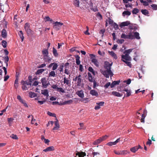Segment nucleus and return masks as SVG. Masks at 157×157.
Returning <instances> with one entry per match:
<instances>
[{
	"label": "nucleus",
	"mask_w": 157,
	"mask_h": 157,
	"mask_svg": "<svg viewBox=\"0 0 157 157\" xmlns=\"http://www.w3.org/2000/svg\"><path fill=\"white\" fill-rule=\"evenodd\" d=\"M113 63H110L108 61H105L104 63V68L106 69V70L102 71L101 73L106 78H109V76L110 77L112 76L113 74L111 70V66L112 65Z\"/></svg>",
	"instance_id": "f257e3e1"
},
{
	"label": "nucleus",
	"mask_w": 157,
	"mask_h": 157,
	"mask_svg": "<svg viewBox=\"0 0 157 157\" xmlns=\"http://www.w3.org/2000/svg\"><path fill=\"white\" fill-rule=\"evenodd\" d=\"M21 83L22 85V89L23 90H28L29 88L32 85L30 82H28L27 81H24L23 80H22Z\"/></svg>",
	"instance_id": "f03ea898"
},
{
	"label": "nucleus",
	"mask_w": 157,
	"mask_h": 157,
	"mask_svg": "<svg viewBox=\"0 0 157 157\" xmlns=\"http://www.w3.org/2000/svg\"><path fill=\"white\" fill-rule=\"evenodd\" d=\"M53 27L55 30L58 31L61 29V26L63 25V24L61 22L56 21L53 23Z\"/></svg>",
	"instance_id": "7ed1b4c3"
},
{
	"label": "nucleus",
	"mask_w": 157,
	"mask_h": 157,
	"mask_svg": "<svg viewBox=\"0 0 157 157\" xmlns=\"http://www.w3.org/2000/svg\"><path fill=\"white\" fill-rule=\"evenodd\" d=\"M121 38L131 40L134 39V36L131 32L129 33L128 35L124 33H122L121 36Z\"/></svg>",
	"instance_id": "20e7f679"
},
{
	"label": "nucleus",
	"mask_w": 157,
	"mask_h": 157,
	"mask_svg": "<svg viewBox=\"0 0 157 157\" xmlns=\"http://www.w3.org/2000/svg\"><path fill=\"white\" fill-rule=\"evenodd\" d=\"M41 83L42 84V86L44 88H46L48 85V84L47 80V78L45 77L42 78L41 80Z\"/></svg>",
	"instance_id": "39448f33"
},
{
	"label": "nucleus",
	"mask_w": 157,
	"mask_h": 157,
	"mask_svg": "<svg viewBox=\"0 0 157 157\" xmlns=\"http://www.w3.org/2000/svg\"><path fill=\"white\" fill-rule=\"evenodd\" d=\"M17 99L19 100V101L21 102V103L23 104L24 105L26 108L28 107V106L27 105V104L26 103L25 101L19 95L17 96Z\"/></svg>",
	"instance_id": "423d86ee"
},
{
	"label": "nucleus",
	"mask_w": 157,
	"mask_h": 157,
	"mask_svg": "<svg viewBox=\"0 0 157 157\" xmlns=\"http://www.w3.org/2000/svg\"><path fill=\"white\" fill-rule=\"evenodd\" d=\"M30 25L29 23H25L24 28L26 32L28 34L30 33L32 31L30 29Z\"/></svg>",
	"instance_id": "0eeeda50"
},
{
	"label": "nucleus",
	"mask_w": 157,
	"mask_h": 157,
	"mask_svg": "<svg viewBox=\"0 0 157 157\" xmlns=\"http://www.w3.org/2000/svg\"><path fill=\"white\" fill-rule=\"evenodd\" d=\"M122 59H124L125 61H131V58L128 54L125 53V55H122L121 56Z\"/></svg>",
	"instance_id": "6e6552de"
},
{
	"label": "nucleus",
	"mask_w": 157,
	"mask_h": 157,
	"mask_svg": "<svg viewBox=\"0 0 157 157\" xmlns=\"http://www.w3.org/2000/svg\"><path fill=\"white\" fill-rule=\"evenodd\" d=\"M123 91L126 92V94L124 95V96L123 98V99L125 97H128L130 96L131 94V91L129 89L124 88V89L123 90Z\"/></svg>",
	"instance_id": "1a4fd4ad"
},
{
	"label": "nucleus",
	"mask_w": 157,
	"mask_h": 157,
	"mask_svg": "<svg viewBox=\"0 0 157 157\" xmlns=\"http://www.w3.org/2000/svg\"><path fill=\"white\" fill-rule=\"evenodd\" d=\"M55 120L56 121H55V127L53 128L54 130H57L59 128V124L58 120L57 118H56Z\"/></svg>",
	"instance_id": "9d476101"
},
{
	"label": "nucleus",
	"mask_w": 157,
	"mask_h": 157,
	"mask_svg": "<svg viewBox=\"0 0 157 157\" xmlns=\"http://www.w3.org/2000/svg\"><path fill=\"white\" fill-rule=\"evenodd\" d=\"M130 24V22L129 21H127L121 23L119 25V26L121 28H122L123 27L127 26Z\"/></svg>",
	"instance_id": "9b49d317"
},
{
	"label": "nucleus",
	"mask_w": 157,
	"mask_h": 157,
	"mask_svg": "<svg viewBox=\"0 0 157 157\" xmlns=\"http://www.w3.org/2000/svg\"><path fill=\"white\" fill-rule=\"evenodd\" d=\"M70 75H69V77L68 78H67L66 77H65L63 78V83L64 84H66V85H69L70 84L71 81L70 79Z\"/></svg>",
	"instance_id": "f8f14e48"
},
{
	"label": "nucleus",
	"mask_w": 157,
	"mask_h": 157,
	"mask_svg": "<svg viewBox=\"0 0 157 157\" xmlns=\"http://www.w3.org/2000/svg\"><path fill=\"white\" fill-rule=\"evenodd\" d=\"M76 94L82 98H83L84 97L83 91L82 90L77 91L76 92Z\"/></svg>",
	"instance_id": "ddd939ff"
},
{
	"label": "nucleus",
	"mask_w": 157,
	"mask_h": 157,
	"mask_svg": "<svg viewBox=\"0 0 157 157\" xmlns=\"http://www.w3.org/2000/svg\"><path fill=\"white\" fill-rule=\"evenodd\" d=\"M55 150L54 147L53 146H51L47 147L46 149L43 150L44 151L47 152L51 151H54Z\"/></svg>",
	"instance_id": "4468645a"
},
{
	"label": "nucleus",
	"mask_w": 157,
	"mask_h": 157,
	"mask_svg": "<svg viewBox=\"0 0 157 157\" xmlns=\"http://www.w3.org/2000/svg\"><path fill=\"white\" fill-rule=\"evenodd\" d=\"M76 156L78 155V157H84L86 155V153L85 152L82 151L77 152L76 154Z\"/></svg>",
	"instance_id": "2eb2a0df"
},
{
	"label": "nucleus",
	"mask_w": 157,
	"mask_h": 157,
	"mask_svg": "<svg viewBox=\"0 0 157 157\" xmlns=\"http://www.w3.org/2000/svg\"><path fill=\"white\" fill-rule=\"evenodd\" d=\"M90 94L93 96H96L98 97V92L94 90H92L90 92Z\"/></svg>",
	"instance_id": "dca6fc26"
},
{
	"label": "nucleus",
	"mask_w": 157,
	"mask_h": 157,
	"mask_svg": "<svg viewBox=\"0 0 157 157\" xmlns=\"http://www.w3.org/2000/svg\"><path fill=\"white\" fill-rule=\"evenodd\" d=\"M81 78V75L79 74L78 76V77L77 81V86H81V83L82 82V79Z\"/></svg>",
	"instance_id": "f3484780"
},
{
	"label": "nucleus",
	"mask_w": 157,
	"mask_h": 157,
	"mask_svg": "<svg viewBox=\"0 0 157 157\" xmlns=\"http://www.w3.org/2000/svg\"><path fill=\"white\" fill-rule=\"evenodd\" d=\"M144 113L142 115V117L141 119V122L142 123H144V118L146 116L145 115H146L147 111L146 110H144L143 112Z\"/></svg>",
	"instance_id": "a211bd4d"
},
{
	"label": "nucleus",
	"mask_w": 157,
	"mask_h": 157,
	"mask_svg": "<svg viewBox=\"0 0 157 157\" xmlns=\"http://www.w3.org/2000/svg\"><path fill=\"white\" fill-rule=\"evenodd\" d=\"M134 37V39L136 38L137 40H140V37L139 36V33L137 32H133Z\"/></svg>",
	"instance_id": "6ab92c4d"
},
{
	"label": "nucleus",
	"mask_w": 157,
	"mask_h": 157,
	"mask_svg": "<svg viewBox=\"0 0 157 157\" xmlns=\"http://www.w3.org/2000/svg\"><path fill=\"white\" fill-rule=\"evenodd\" d=\"M41 94L45 96L48 97L49 96L48 91L47 89H45L41 90Z\"/></svg>",
	"instance_id": "aec40b11"
},
{
	"label": "nucleus",
	"mask_w": 157,
	"mask_h": 157,
	"mask_svg": "<svg viewBox=\"0 0 157 157\" xmlns=\"http://www.w3.org/2000/svg\"><path fill=\"white\" fill-rule=\"evenodd\" d=\"M2 36L3 38H6L7 37V32L5 29H3L2 32Z\"/></svg>",
	"instance_id": "412c9836"
},
{
	"label": "nucleus",
	"mask_w": 157,
	"mask_h": 157,
	"mask_svg": "<svg viewBox=\"0 0 157 157\" xmlns=\"http://www.w3.org/2000/svg\"><path fill=\"white\" fill-rule=\"evenodd\" d=\"M112 94L117 97H121L122 95V94H121L119 92L116 91L112 92Z\"/></svg>",
	"instance_id": "4be33fe9"
},
{
	"label": "nucleus",
	"mask_w": 157,
	"mask_h": 157,
	"mask_svg": "<svg viewBox=\"0 0 157 157\" xmlns=\"http://www.w3.org/2000/svg\"><path fill=\"white\" fill-rule=\"evenodd\" d=\"M76 58V63L77 65H80V57L78 55H76L75 56Z\"/></svg>",
	"instance_id": "5701e85b"
},
{
	"label": "nucleus",
	"mask_w": 157,
	"mask_h": 157,
	"mask_svg": "<svg viewBox=\"0 0 157 157\" xmlns=\"http://www.w3.org/2000/svg\"><path fill=\"white\" fill-rule=\"evenodd\" d=\"M120 82V81H114L111 83L110 86L111 88L113 87L115 85H118Z\"/></svg>",
	"instance_id": "b1692460"
},
{
	"label": "nucleus",
	"mask_w": 157,
	"mask_h": 157,
	"mask_svg": "<svg viewBox=\"0 0 157 157\" xmlns=\"http://www.w3.org/2000/svg\"><path fill=\"white\" fill-rule=\"evenodd\" d=\"M91 62L93 63L97 67L98 66V63L96 59L93 58L92 59Z\"/></svg>",
	"instance_id": "393cba45"
},
{
	"label": "nucleus",
	"mask_w": 157,
	"mask_h": 157,
	"mask_svg": "<svg viewBox=\"0 0 157 157\" xmlns=\"http://www.w3.org/2000/svg\"><path fill=\"white\" fill-rule=\"evenodd\" d=\"M44 59L45 62H49L51 60L52 58L47 56L44 57Z\"/></svg>",
	"instance_id": "a878e982"
},
{
	"label": "nucleus",
	"mask_w": 157,
	"mask_h": 157,
	"mask_svg": "<svg viewBox=\"0 0 157 157\" xmlns=\"http://www.w3.org/2000/svg\"><path fill=\"white\" fill-rule=\"evenodd\" d=\"M109 53L115 59H117V55L113 52H109Z\"/></svg>",
	"instance_id": "bb28decb"
},
{
	"label": "nucleus",
	"mask_w": 157,
	"mask_h": 157,
	"mask_svg": "<svg viewBox=\"0 0 157 157\" xmlns=\"http://www.w3.org/2000/svg\"><path fill=\"white\" fill-rule=\"evenodd\" d=\"M45 70V69H38L37 70L36 72V74L37 75H40Z\"/></svg>",
	"instance_id": "cd10ccee"
},
{
	"label": "nucleus",
	"mask_w": 157,
	"mask_h": 157,
	"mask_svg": "<svg viewBox=\"0 0 157 157\" xmlns=\"http://www.w3.org/2000/svg\"><path fill=\"white\" fill-rule=\"evenodd\" d=\"M18 35L20 36V37L21 39V41L22 42L24 39V37L23 36V34L22 31H19L18 33Z\"/></svg>",
	"instance_id": "c85d7f7f"
},
{
	"label": "nucleus",
	"mask_w": 157,
	"mask_h": 157,
	"mask_svg": "<svg viewBox=\"0 0 157 157\" xmlns=\"http://www.w3.org/2000/svg\"><path fill=\"white\" fill-rule=\"evenodd\" d=\"M53 53L54 56L56 57H57L58 56V54L57 53V50L54 47H53Z\"/></svg>",
	"instance_id": "c756f323"
},
{
	"label": "nucleus",
	"mask_w": 157,
	"mask_h": 157,
	"mask_svg": "<svg viewBox=\"0 0 157 157\" xmlns=\"http://www.w3.org/2000/svg\"><path fill=\"white\" fill-rule=\"evenodd\" d=\"M131 14V12L128 11H124L122 13V15L124 16H125V15L129 16Z\"/></svg>",
	"instance_id": "7c9ffc66"
},
{
	"label": "nucleus",
	"mask_w": 157,
	"mask_h": 157,
	"mask_svg": "<svg viewBox=\"0 0 157 157\" xmlns=\"http://www.w3.org/2000/svg\"><path fill=\"white\" fill-rule=\"evenodd\" d=\"M29 97L31 98L35 97L37 96L36 94L32 92H29Z\"/></svg>",
	"instance_id": "2f4dec72"
},
{
	"label": "nucleus",
	"mask_w": 157,
	"mask_h": 157,
	"mask_svg": "<svg viewBox=\"0 0 157 157\" xmlns=\"http://www.w3.org/2000/svg\"><path fill=\"white\" fill-rule=\"evenodd\" d=\"M73 4L76 6L79 7V2L78 0H74Z\"/></svg>",
	"instance_id": "473e14b6"
},
{
	"label": "nucleus",
	"mask_w": 157,
	"mask_h": 157,
	"mask_svg": "<svg viewBox=\"0 0 157 157\" xmlns=\"http://www.w3.org/2000/svg\"><path fill=\"white\" fill-rule=\"evenodd\" d=\"M102 140L100 137L98 139V140H96L94 143V145H97L101 142L102 141L101 140Z\"/></svg>",
	"instance_id": "72a5a7b5"
},
{
	"label": "nucleus",
	"mask_w": 157,
	"mask_h": 157,
	"mask_svg": "<svg viewBox=\"0 0 157 157\" xmlns=\"http://www.w3.org/2000/svg\"><path fill=\"white\" fill-rule=\"evenodd\" d=\"M73 101L72 100H70L68 101H65L62 103L63 105H64L67 104H70L72 103Z\"/></svg>",
	"instance_id": "f704fd0d"
},
{
	"label": "nucleus",
	"mask_w": 157,
	"mask_h": 157,
	"mask_svg": "<svg viewBox=\"0 0 157 157\" xmlns=\"http://www.w3.org/2000/svg\"><path fill=\"white\" fill-rule=\"evenodd\" d=\"M130 150L132 152L135 153L138 150V148H137V146H135L134 147L131 148L130 149Z\"/></svg>",
	"instance_id": "c9c22d12"
},
{
	"label": "nucleus",
	"mask_w": 157,
	"mask_h": 157,
	"mask_svg": "<svg viewBox=\"0 0 157 157\" xmlns=\"http://www.w3.org/2000/svg\"><path fill=\"white\" fill-rule=\"evenodd\" d=\"M141 11L142 14L145 15H146L149 14V12L146 9H142Z\"/></svg>",
	"instance_id": "e433bc0d"
},
{
	"label": "nucleus",
	"mask_w": 157,
	"mask_h": 157,
	"mask_svg": "<svg viewBox=\"0 0 157 157\" xmlns=\"http://www.w3.org/2000/svg\"><path fill=\"white\" fill-rule=\"evenodd\" d=\"M49 75L50 77H54L56 76V74L54 71H52L49 72Z\"/></svg>",
	"instance_id": "4c0bfd02"
},
{
	"label": "nucleus",
	"mask_w": 157,
	"mask_h": 157,
	"mask_svg": "<svg viewBox=\"0 0 157 157\" xmlns=\"http://www.w3.org/2000/svg\"><path fill=\"white\" fill-rule=\"evenodd\" d=\"M121 60L124 62L125 63L127 66L130 67H131L132 64L130 62L127 61L126 60H124L123 59H121Z\"/></svg>",
	"instance_id": "58836bf2"
},
{
	"label": "nucleus",
	"mask_w": 157,
	"mask_h": 157,
	"mask_svg": "<svg viewBox=\"0 0 157 157\" xmlns=\"http://www.w3.org/2000/svg\"><path fill=\"white\" fill-rule=\"evenodd\" d=\"M139 10L137 8H135L133 9L132 11V13L133 14H136L139 12Z\"/></svg>",
	"instance_id": "ea45409f"
},
{
	"label": "nucleus",
	"mask_w": 157,
	"mask_h": 157,
	"mask_svg": "<svg viewBox=\"0 0 157 157\" xmlns=\"http://www.w3.org/2000/svg\"><path fill=\"white\" fill-rule=\"evenodd\" d=\"M42 53L44 56H47L48 54V51L47 49H45L42 51Z\"/></svg>",
	"instance_id": "a19ab883"
},
{
	"label": "nucleus",
	"mask_w": 157,
	"mask_h": 157,
	"mask_svg": "<svg viewBox=\"0 0 157 157\" xmlns=\"http://www.w3.org/2000/svg\"><path fill=\"white\" fill-rule=\"evenodd\" d=\"M120 155H124L127 154V153H129L130 152H128L126 150L122 151H120Z\"/></svg>",
	"instance_id": "79ce46f5"
},
{
	"label": "nucleus",
	"mask_w": 157,
	"mask_h": 157,
	"mask_svg": "<svg viewBox=\"0 0 157 157\" xmlns=\"http://www.w3.org/2000/svg\"><path fill=\"white\" fill-rule=\"evenodd\" d=\"M58 67V64L55 63H54V64L53 65V67L52 70H56Z\"/></svg>",
	"instance_id": "37998d69"
},
{
	"label": "nucleus",
	"mask_w": 157,
	"mask_h": 157,
	"mask_svg": "<svg viewBox=\"0 0 157 157\" xmlns=\"http://www.w3.org/2000/svg\"><path fill=\"white\" fill-rule=\"evenodd\" d=\"M47 113L48 115L50 116L53 117H56V115L54 113H52L49 111H48L47 112Z\"/></svg>",
	"instance_id": "c03bdc74"
},
{
	"label": "nucleus",
	"mask_w": 157,
	"mask_h": 157,
	"mask_svg": "<svg viewBox=\"0 0 157 157\" xmlns=\"http://www.w3.org/2000/svg\"><path fill=\"white\" fill-rule=\"evenodd\" d=\"M133 49V48H131L129 49L126 50H125L124 53L128 54L129 55V54H130L131 52H132Z\"/></svg>",
	"instance_id": "a18cd8bd"
},
{
	"label": "nucleus",
	"mask_w": 157,
	"mask_h": 157,
	"mask_svg": "<svg viewBox=\"0 0 157 157\" xmlns=\"http://www.w3.org/2000/svg\"><path fill=\"white\" fill-rule=\"evenodd\" d=\"M88 70L89 71L91 72L93 75H95V71L91 67H89L88 68Z\"/></svg>",
	"instance_id": "49530a36"
},
{
	"label": "nucleus",
	"mask_w": 157,
	"mask_h": 157,
	"mask_svg": "<svg viewBox=\"0 0 157 157\" xmlns=\"http://www.w3.org/2000/svg\"><path fill=\"white\" fill-rule=\"evenodd\" d=\"M4 59L5 60V63L6 64V66L7 67L8 66V62L9 58L8 56L4 58Z\"/></svg>",
	"instance_id": "de8ad7c7"
},
{
	"label": "nucleus",
	"mask_w": 157,
	"mask_h": 157,
	"mask_svg": "<svg viewBox=\"0 0 157 157\" xmlns=\"http://www.w3.org/2000/svg\"><path fill=\"white\" fill-rule=\"evenodd\" d=\"M2 44L4 48H6L7 46V42L5 40H2Z\"/></svg>",
	"instance_id": "09e8293b"
},
{
	"label": "nucleus",
	"mask_w": 157,
	"mask_h": 157,
	"mask_svg": "<svg viewBox=\"0 0 157 157\" xmlns=\"http://www.w3.org/2000/svg\"><path fill=\"white\" fill-rule=\"evenodd\" d=\"M57 90L59 92H61L63 93L65 92L64 90L61 87H57Z\"/></svg>",
	"instance_id": "8fccbe9b"
},
{
	"label": "nucleus",
	"mask_w": 157,
	"mask_h": 157,
	"mask_svg": "<svg viewBox=\"0 0 157 157\" xmlns=\"http://www.w3.org/2000/svg\"><path fill=\"white\" fill-rule=\"evenodd\" d=\"M116 144L115 142V141L114 142H110L109 143H108L107 144V145L109 146H112L113 145H116Z\"/></svg>",
	"instance_id": "3c124183"
},
{
	"label": "nucleus",
	"mask_w": 157,
	"mask_h": 157,
	"mask_svg": "<svg viewBox=\"0 0 157 157\" xmlns=\"http://www.w3.org/2000/svg\"><path fill=\"white\" fill-rule=\"evenodd\" d=\"M46 19L45 21H50L51 22H52L53 20L52 19H51L49 16H46L45 18Z\"/></svg>",
	"instance_id": "603ef678"
},
{
	"label": "nucleus",
	"mask_w": 157,
	"mask_h": 157,
	"mask_svg": "<svg viewBox=\"0 0 157 157\" xmlns=\"http://www.w3.org/2000/svg\"><path fill=\"white\" fill-rule=\"evenodd\" d=\"M14 119L13 118H10L7 119L8 123L9 124H11Z\"/></svg>",
	"instance_id": "864d4df0"
},
{
	"label": "nucleus",
	"mask_w": 157,
	"mask_h": 157,
	"mask_svg": "<svg viewBox=\"0 0 157 157\" xmlns=\"http://www.w3.org/2000/svg\"><path fill=\"white\" fill-rule=\"evenodd\" d=\"M151 7L153 8V10H157V5L155 4H153L151 5Z\"/></svg>",
	"instance_id": "5fc2aeb1"
},
{
	"label": "nucleus",
	"mask_w": 157,
	"mask_h": 157,
	"mask_svg": "<svg viewBox=\"0 0 157 157\" xmlns=\"http://www.w3.org/2000/svg\"><path fill=\"white\" fill-rule=\"evenodd\" d=\"M124 41V40L123 39H118L117 41V42L118 44H122Z\"/></svg>",
	"instance_id": "6e6d98bb"
},
{
	"label": "nucleus",
	"mask_w": 157,
	"mask_h": 157,
	"mask_svg": "<svg viewBox=\"0 0 157 157\" xmlns=\"http://www.w3.org/2000/svg\"><path fill=\"white\" fill-rule=\"evenodd\" d=\"M28 79L29 80V82H30L31 83L33 81V79H32V76L31 75H29L28 77Z\"/></svg>",
	"instance_id": "4d7b16f0"
},
{
	"label": "nucleus",
	"mask_w": 157,
	"mask_h": 157,
	"mask_svg": "<svg viewBox=\"0 0 157 157\" xmlns=\"http://www.w3.org/2000/svg\"><path fill=\"white\" fill-rule=\"evenodd\" d=\"M64 66L63 65H60L59 68V71L60 72H63Z\"/></svg>",
	"instance_id": "13d9d810"
},
{
	"label": "nucleus",
	"mask_w": 157,
	"mask_h": 157,
	"mask_svg": "<svg viewBox=\"0 0 157 157\" xmlns=\"http://www.w3.org/2000/svg\"><path fill=\"white\" fill-rule=\"evenodd\" d=\"M113 25L114 28L116 29H119L118 25L116 23L114 22Z\"/></svg>",
	"instance_id": "bf43d9fd"
},
{
	"label": "nucleus",
	"mask_w": 157,
	"mask_h": 157,
	"mask_svg": "<svg viewBox=\"0 0 157 157\" xmlns=\"http://www.w3.org/2000/svg\"><path fill=\"white\" fill-rule=\"evenodd\" d=\"M104 102L103 101H101L100 102L97 103L96 104L99 105V106H102L104 105Z\"/></svg>",
	"instance_id": "052dcab7"
},
{
	"label": "nucleus",
	"mask_w": 157,
	"mask_h": 157,
	"mask_svg": "<svg viewBox=\"0 0 157 157\" xmlns=\"http://www.w3.org/2000/svg\"><path fill=\"white\" fill-rule=\"evenodd\" d=\"M111 85V84H110V82H108L104 85V87L105 88L107 89L109 87V86Z\"/></svg>",
	"instance_id": "680f3d73"
},
{
	"label": "nucleus",
	"mask_w": 157,
	"mask_h": 157,
	"mask_svg": "<svg viewBox=\"0 0 157 157\" xmlns=\"http://www.w3.org/2000/svg\"><path fill=\"white\" fill-rule=\"evenodd\" d=\"M135 25H134L130 23V24L129 25V29L131 30H132V29H133V28L134 26Z\"/></svg>",
	"instance_id": "e2e57ef3"
},
{
	"label": "nucleus",
	"mask_w": 157,
	"mask_h": 157,
	"mask_svg": "<svg viewBox=\"0 0 157 157\" xmlns=\"http://www.w3.org/2000/svg\"><path fill=\"white\" fill-rule=\"evenodd\" d=\"M93 82L94 84L93 88L94 89H95L96 87V86H98V85H97V82L95 80H94Z\"/></svg>",
	"instance_id": "0e129e2a"
},
{
	"label": "nucleus",
	"mask_w": 157,
	"mask_h": 157,
	"mask_svg": "<svg viewBox=\"0 0 157 157\" xmlns=\"http://www.w3.org/2000/svg\"><path fill=\"white\" fill-rule=\"evenodd\" d=\"M131 79H128V80L124 81V82H126L127 84L129 85L131 82Z\"/></svg>",
	"instance_id": "69168bd1"
},
{
	"label": "nucleus",
	"mask_w": 157,
	"mask_h": 157,
	"mask_svg": "<svg viewBox=\"0 0 157 157\" xmlns=\"http://www.w3.org/2000/svg\"><path fill=\"white\" fill-rule=\"evenodd\" d=\"M64 73L68 75L70 74L69 71H68V69L67 68H65Z\"/></svg>",
	"instance_id": "338daca9"
},
{
	"label": "nucleus",
	"mask_w": 157,
	"mask_h": 157,
	"mask_svg": "<svg viewBox=\"0 0 157 157\" xmlns=\"http://www.w3.org/2000/svg\"><path fill=\"white\" fill-rule=\"evenodd\" d=\"M46 100H44V101H38V102L40 104V105H42L43 104L44 102H46Z\"/></svg>",
	"instance_id": "774afa93"
}]
</instances>
